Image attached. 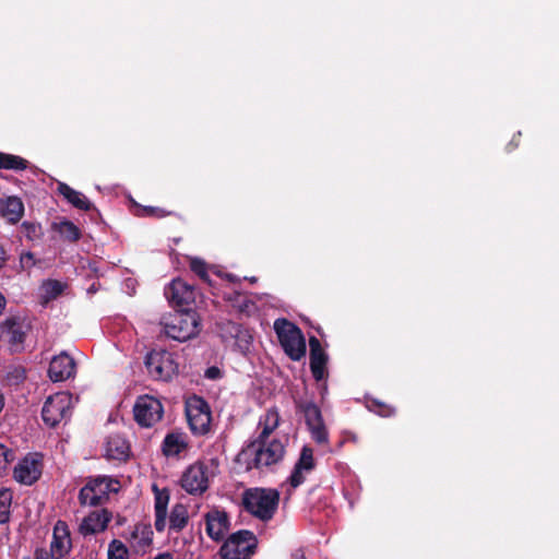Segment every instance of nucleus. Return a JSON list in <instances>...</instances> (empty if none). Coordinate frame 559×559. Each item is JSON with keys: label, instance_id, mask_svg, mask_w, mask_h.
<instances>
[{"label": "nucleus", "instance_id": "1", "mask_svg": "<svg viewBox=\"0 0 559 559\" xmlns=\"http://www.w3.org/2000/svg\"><path fill=\"white\" fill-rule=\"evenodd\" d=\"M281 493L275 488H248L242 492L243 509L262 522L271 521L280 504Z\"/></svg>", "mask_w": 559, "mask_h": 559}, {"label": "nucleus", "instance_id": "2", "mask_svg": "<svg viewBox=\"0 0 559 559\" xmlns=\"http://www.w3.org/2000/svg\"><path fill=\"white\" fill-rule=\"evenodd\" d=\"M284 454L285 447L278 439H273L270 442L254 439L240 451L237 461H240L242 457H251L250 461H247V469H260L277 464L283 460Z\"/></svg>", "mask_w": 559, "mask_h": 559}, {"label": "nucleus", "instance_id": "3", "mask_svg": "<svg viewBox=\"0 0 559 559\" xmlns=\"http://www.w3.org/2000/svg\"><path fill=\"white\" fill-rule=\"evenodd\" d=\"M274 331L285 354L294 361H299L306 355V341L301 330L285 318L276 319Z\"/></svg>", "mask_w": 559, "mask_h": 559}, {"label": "nucleus", "instance_id": "4", "mask_svg": "<svg viewBox=\"0 0 559 559\" xmlns=\"http://www.w3.org/2000/svg\"><path fill=\"white\" fill-rule=\"evenodd\" d=\"M258 539L253 532L240 530L233 533L219 548L222 559H250L255 552Z\"/></svg>", "mask_w": 559, "mask_h": 559}, {"label": "nucleus", "instance_id": "5", "mask_svg": "<svg viewBox=\"0 0 559 559\" xmlns=\"http://www.w3.org/2000/svg\"><path fill=\"white\" fill-rule=\"evenodd\" d=\"M165 334L178 342H186L199 333V322L194 311H176L163 322Z\"/></svg>", "mask_w": 559, "mask_h": 559}, {"label": "nucleus", "instance_id": "6", "mask_svg": "<svg viewBox=\"0 0 559 559\" xmlns=\"http://www.w3.org/2000/svg\"><path fill=\"white\" fill-rule=\"evenodd\" d=\"M186 416L191 432L195 436H205L211 430L212 413L209 403L199 395L187 399Z\"/></svg>", "mask_w": 559, "mask_h": 559}, {"label": "nucleus", "instance_id": "7", "mask_svg": "<svg viewBox=\"0 0 559 559\" xmlns=\"http://www.w3.org/2000/svg\"><path fill=\"white\" fill-rule=\"evenodd\" d=\"M295 407L298 413L304 415L311 438L318 444H326L329 442V431L320 407L313 401L308 400H295Z\"/></svg>", "mask_w": 559, "mask_h": 559}, {"label": "nucleus", "instance_id": "8", "mask_svg": "<svg viewBox=\"0 0 559 559\" xmlns=\"http://www.w3.org/2000/svg\"><path fill=\"white\" fill-rule=\"evenodd\" d=\"M114 480L108 476H96L88 478L87 483L79 492V501L82 506L97 507L109 499V492L114 489Z\"/></svg>", "mask_w": 559, "mask_h": 559}, {"label": "nucleus", "instance_id": "9", "mask_svg": "<svg viewBox=\"0 0 559 559\" xmlns=\"http://www.w3.org/2000/svg\"><path fill=\"white\" fill-rule=\"evenodd\" d=\"M145 367L155 380L168 381L178 372V365L167 350H152L145 357Z\"/></svg>", "mask_w": 559, "mask_h": 559}, {"label": "nucleus", "instance_id": "10", "mask_svg": "<svg viewBox=\"0 0 559 559\" xmlns=\"http://www.w3.org/2000/svg\"><path fill=\"white\" fill-rule=\"evenodd\" d=\"M133 415L136 424L144 428H151L162 420L164 407L162 402L151 395L139 396L133 406Z\"/></svg>", "mask_w": 559, "mask_h": 559}, {"label": "nucleus", "instance_id": "11", "mask_svg": "<svg viewBox=\"0 0 559 559\" xmlns=\"http://www.w3.org/2000/svg\"><path fill=\"white\" fill-rule=\"evenodd\" d=\"M165 297L176 311H192L195 292L185 281L177 278L165 288Z\"/></svg>", "mask_w": 559, "mask_h": 559}, {"label": "nucleus", "instance_id": "12", "mask_svg": "<svg viewBox=\"0 0 559 559\" xmlns=\"http://www.w3.org/2000/svg\"><path fill=\"white\" fill-rule=\"evenodd\" d=\"M70 397L64 393L49 396L44 403L41 418L49 427L57 426L70 412Z\"/></svg>", "mask_w": 559, "mask_h": 559}, {"label": "nucleus", "instance_id": "13", "mask_svg": "<svg viewBox=\"0 0 559 559\" xmlns=\"http://www.w3.org/2000/svg\"><path fill=\"white\" fill-rule=\"evenodd\" d=\"M43 473V456L39 453H29L14 467V479L20 484L31 486L36 483Z\"/></svg>", "mask_w": 559, "mask_h": 559}, {"label": "nucleus", "instance_id": "14", "mask_svg": "<svg viewBox=\"0 0 559 559\" xmlns=\"http://www.w3.org/2000/svg\"><path fill=\"white\" fill-rule=\"evenodd\" d=\"M180 485L190 495H202L209 488L207 466L201 462L190 465L183 472Z\"/></svg>", "mask_w": 559, "mask_h": 559}, {"label": "nucleus", "instance_id": "15", "mask_svg": "<svg viewBox=\"0 0 559 559\" xmlns=\"http://www.w3.org/2000/svg\"><path fill=\"white\" fill-rule=\"evenodd\" d=\"M205 532L214 542H221L230 526V520L225 510L212 509L204 514Z\"/></svg>", "mask_w": 559, "mask_h": 559}, {"label": "nucleus", "instance_id": "16", "mask_svg": "<svg viewBox=\"0 0 559 559\" xmlns=\"http://www.w3.org/2000/svg\"><path fill=\"white\" fill-rule=\"evenodd\" d=\"M309 347H310V370L313 379L317 382L322 381L328 377V361L329 356L323 349L321 342L316 336L309 337Z\"/></svg>", "mask_w": 559, "mask_h": 559}, {"label": "nucleus", "instance_id": "17", "mask_svg": "<svg viewBox=\"0 0 559 559\" xmlns=\"http://www.w3.org/2000/svg\"><path fill=\"white\" fill-rule=\"evenodd\" d=\"M316 468V460L313 456V449L309 445L301 448L299 457L295 463L288 483L292 488H297L306 480L305 473H310Z\"/></svg>", "mask_w": 559, "mask_h": 559}, {"label": "nucleus", "instance_id": "18", "mask_svg": "<svg viewBox=\"0 0 559 559\" xmlns=\"http://www.w3.org/2000/svg\"><path fill=\"white\" fill-rule=\"evenodd\" d=\"M75 367L74 359L70 355L62 353L51 359L48 376L53 382L66 381L75 374Z\"/></svg>", "mask_w": 559, "mask_h": 559}, {"label": "nucleus", "instance_id": "19", "mask_svg": "<svg viewBox=\"0 0 559 559\" xmlns=\"http://www.w3.org/2000/svg\"><path fill=\"white\" fill-rule=\"evenodd\" d=\"M71 549L70 531L64 521H57L53 526L50 552L52 559H61Z\"/></svg>", "mask_w": 559, "mask_h": 559}, {"label": "nucleus", "instance_id": "20", "mask_svg": "<svg viewBox=\"0 0 559 559\" xmlns=\"http://www.w3.org/2000/svg\"><path fill=\"white\" fill-rule=\"evenodd\" d=\"M153 542V531L150 523H138L134 525L129 543L136 554L146 552Z\"/></svg>", "mask_w": 559, "mask_h": 559}, {"label": "nucleus", "instance_id": "21", "mask_svg": "<svg viewBox=\"0 0 559 559\" xmlns=\"http://www.w3.org/2000/svg\"><path fill=\"white\" fill-rule=\"evenodd\" d=\"M228 331L235 338V349L248 356L253 346V331L239 323H230Z\"/></svg>", "mask_w": 559, "mask_h": 559}, {"label": "nucleus", "instance_id": "22", "mask_svg": "<svg viewBox=\"0 0 559 559\" xmlns=\"http://www.w3.org/2000/svg\"><path fill=\"white\" fill-rule=\"evenodd\" d=\"M110 520L111 514L106 509H103L99 512H92L82 521L80 525V533L86 536L103 532L107 528Z\"/></svg>", "mask_w": 559, "mask_h": 559}, {"label": "nucleus", "instance_id": "23", "mask_svg": "<svg viewBox=\"0 0 559 559\" xmlns=\"http://www.w3.org/2000/svg\"><path fill=\"white\" fill-rule=\"evenodd\" d=\"M1 335L8 337L12 346L22 345L26 334L23 330V322L19 317L7 318L0 325Z\"/></svg>", "mask_w": 559, "mask_h": 559}, {"label": "nucleus", "instance_id": "24", "mask_svg": "<svg viewBox=\"0 0 559 559\" xmlns=\"http://www.w3.org/2000/svg\"><path fill=\"white\" fill-rule=\"evenodd\" d=\"M129 453V442L122 436L115 433L108 437L106 442V457L108 460L126 461Z\"/></svg>", "mask_w": 559, "mask_h": 559}, {"label": "nucleus", "instance_id": "25", "mask_svg": "<svg viewBox=\"0 0 559 559\" xmlns=\"http://www.w3.org/2000/svg\"><path fill=\"white\" fill-rule=\"evenodd\" d=\"M24 214V204L17 197L0 199V216L11 224H16Z\"/></svg>", "mask_w": 559, "mask_h": 559}, {"label": "nucleus", "instance_id": "26", "mask_svg": "<svg viewBox=\"0 0 559 559\" xmlns=\"http://www.w3.org/2000/svg\"><path fill=\"white\" fill-rule=\"evenodd\" d=\"M57 191L62 195L72 206L81 211H90L94 209L93 203L80 191L74 190L64 182H59Z\"/></svg>", "mask_w": 559, "mask_h": 559}, {"label": "nucleus", "instance_id": "27", "mask_svg": "<svg viewBox=\"0 0 559 559\" xmlns=\"http://www.w3.org/2000/svg\"><path fill=\"white\" fill-rule=\"evenodd\" d=\"M51 229L58 233L63 241L75 243L82 238L81 229L71 221L63 218L60 222H53Z\"/></svg>", "mask_w": 559, "mask_h": 559}, {"label": "nucleus", "instance_id": "28", "mask_svg": "<svg viewBox=\"0 0 559 559\" xmlns=\"http://www.w3.org/2000/svg\"><path fill=\"white\" fill-rule=\"evenodd\" d=\"M280 413L276 407L266 409L265 414L260 418L259 424L263 426L261 432L257 437L260 441H267L271 433L280 426Z\"/></svg>", "mask_w": 559, "mask_h": 559}, {"label": "nucleus", "instance_id": "29", "mask_svg": "<svg viewBox=\"0 0 559 559\" xmlns=\"http://www.w3.org/2000/svg\"><path fill=\"white\" fill-rule=\"evenodd\" d=\"M187 448L188 443L183 437L176 432L167 433L162 444V451L165 456L179 455Z\"/></svg>", "mask_w": 559, "mask_h": 559}, {"label": "nucleus", "instance_id": "30", "mask_svg": "<svg viewBox=\"0 0 559 559\" xmlns=\"http://www.w3.org/2000/svg\"><path fill=\"white\" fill-rule=\"evenodd\" d=\"M189 514L186 506L176 503L169 515V528L175 532H180L187 526Z\"/></svg>", "mask_w": 559, "mask_h": 559}, {"label": "nucleus", "instance_id": "31", "mask_svg": "<svg viewBox=\"0 0 559 559\" xmlns=\"http://www.w3.org/2000/svg\"><path fill=\"white\" fill-rule=\"evenodd\" d=\"M28 167V160L25 158L0 152V169L25 170Z\"/></svg>", "mask_w": 559, "mask_h": 559}, {"label": "nucleus", "instance_id": "32", "mask_svg": "<svg viewBox=\"0 0 559 559\" xmlns=\"http://www.w3.org/2000/svg\"><path fill=\"white\" fill-rule=\"evenodd\" d=\"M226 299L230 301L233 307L240 313L249 314L255 307L252 300L239 292H233L226 296Z\"/></svg>", "mask_w": 559, "mask_h": 559}, {"label": "nucleus", "instance_id": "33", "mask_svg": "<svg viewBox=\"0 0 559 559\" xmlns=\"http://www.w3.org/2000/svg\"><path fill=\"white\" fill-rule=\"evenodd\" d=\"M64 287V284L57 280L44 282L41 285L44 304L59 297L63 293Z\"/></svg>", "mask_w": 559, "mask_h": 559}, {"label": "nucleus", "instance_id": "34", "mask_svg": "<svg viewBox=\"0 0 559 559\" xmlns=\"http://www.w3.org/2000/svg\"><path fill=\"white\" fill-rule=\"evenodd\" d=\"M21 233L32 242L39 241L44 237V229L37 222L24 221L21 225Z\"/></svg>", "mask_w": 559, "mask_h": 559}, {"label": "nucleus", "instance_id": "35", "mask_svg": "<svg viewBox=\"0 0 559 559\" xmlns=\"http://www.w3.org/2000/svg\"><path fill=\"white\" fill-rule=\"evenodd\" d=\"M26 379V370L23 366H11L5 370L4 381L8 385H19Z\"/></svg>", "mask_w": 559, "mask_h": 559}, {"label": "nucleus", "instance_id": "36", "mask_svg": "<svg viewBox=\"0 0 559 559\" xmlns=\"http://www.w3.org/2000/svg\"><path fill=\"white\" fill-rule=\"evenodd\" d=\"M190 270L200 277L204 283L211 285V278L209 274V265L207 263L200 258H191L190 259Z\"/></svg>", "mask_w": 559, "mask_h": 559}, {"label": "nucleus", "instance_id": "37", "mask_svg": "<svg viewBox=\"0 0 559 559\" xmlns=\"http://www.w3.org/2000/svg\"><path fill=\"white\" fill-rule=\"evenodd\" d=\"M108 559H129L127 546L119 539H114L108 545Z\"/></svg>", "mask_w": 559, "mask_h": 559}, {"label": "nucleus", "instance_id": "38", "mask_svg": "<svg viewBox=\"0 0 559 559\" xmlns=\"http://www.w3.org/2000/svg\"><path fill=\"white\" fill-rule=\"evenodd\" d=\"M12 495L7 490L0 491V524H4L10 520V508Z\"/></svg>", "mask_w": 559, "mask_h": 559}, {"label": "nucleus", "instance_id": "39", "mask_svg": "<svg viewBox=\"0 0 559 559\" xmlns=\"http://www.w3.org/2000/svg\"><path fill=\"white\" fill-rule=\"evenodd\" d=\"M367 407L369 411L378 414L381 417H390L395 413V409L392 406L378 400L368 401Z\"/></svg>", "mask_w": 559, "mask_h": 559}, {"label": "nucleus", "instance_id": "40", "mask_svg": "<svg viewBox=\"0 0 559 559\" xmlns=\"http://www.w3.org/2000/svg\"><path fill=\"white\" fill-rule=\"evenodd\" d=\"M155 491V512L167 513V507L169 502V493L167 490H158L157 486L154 485Z\"/></svg>", "mask_w": 559, "mask_h": 559}, {"label": "nucleus", "instance_id": "41", "mask_svg": "<svg viewBox=\"0 0 559 559\" xmlns=\"http://www.w3.org/2000/svg\"><path fill=\"white\" fill-rule=\"evenodd\" d=\"M14 460L13 450L0 443V476L5 474L9 464Z\"/></svg>", "mask_w": 559, "mask_h": 559}, {"label": "nucleus", "instance_id": "42", "mask_svg": "<svg viewBox=\"0 0 559 559\" xmlns=\"http://www.w3.org/2000/svg\"><path fill=\"white\" fill-rule=\"evenodd\" d=\"M169 214L170 213L165 211L164 209L155 207V206H140L135 212V215H138V216H142V217L150 216V217H156V218H162Z\"/></svg>", "mask_w": 559, "mask_h": 559}, {"label": "nucleus", "instance_id": "43", "mask_svg": "<svg viewBox=\"0 0 559 559\" xmlns=\"http://www.w3.org/2000/svg\"><path fill=\"white\" fill-rule=\"evenodd\" d=\"M167 513L155 512V528L157 532H163L166 526Z\"/></svg>", "mask_w": 559, "mask_h": 559}, {"label": "nucleus", "instance_id": "44", "mask_svg": "<svg viewBox=\"0 0 559 559\" xmlns=\"http://www.w3.org/2000/svg\"><path fill=\"white\" fill-rule=\"evenodd\" d=\"M205 378L210 380H217L222 378V371L218 367L212 366L205 370Z\"/></svg>", "mask_w": 559, "mask_h": 559}, {"label": "nucleus", "instance_id": "45", "mask_svg": "<svg viewBox=\"0 0 559 559\" xmlns=\"http://www.w3.org/2000/svg\"><path fill=\"white\" fill-rule=\"evenodd\" d=\"M51 552H48L44 548H38L35 550V559H51Z\"/></svg>", "mask_w": 559, "mask_h": 559}, {"label": "nucleus", "instance_id": "46", "mask_svg": "<svg viewBox=\"0 0 559 559\" xmlns=\"http://www.w3.org/2000/svg\"><path fill=\"white\" fill-rule=\"evenodd\" d=\"M9 259L5 249L0 245V270H2Z\"/></svg>", "mask_w": 559, "mask_h": 559}, {"label": "nucleus", "instance_id": "47", "mask_svg": "<svg viewBox=\"0 0 559 559\" xmlns=\"http://www.w3.org/2000/svg\"><path fill=\"white\" fill-rule=\"evenodd\" d=\"M292 559H306L304 550L302 549H296L292 554Z\"/></svg>", "mask_w": 559, "mask_h": 559}, {"label": "nucleus", "instance_id": "48", "mask_svg": "<svg viewBox=\"0 0 559 559\" xmlns=\"http://www.w3.org/2000/svg\"><path fill=\"white\" fill-rule=\"evenodd\" d=\"M154 559H173V555L168 551L158 554Z\"/></svg>", "mask_w": 559, "mask_h": 559}, {"label": "nucleus", "instance_id": "49", "mask_svg": "<svg viewBox=\"0 0 559 559\" xmlns=\"http://www.w3.org/2000/svg\"><path fill=\"white\" fill-rule=\"evenodd\" d=\"M7 300L4 296L0 293V314H2L3 310L5 309Z\"/></svg>", "mask_w": 559, "mask_h": 559}, {"label": "nucleus", "instance_id": "50", "mask_svg": "<svg viewBox=\"0 0 559 559\" xmlns=\"http://www.w3.org/2000/svg\"><path fill=\"white\" fill-rule=\"evenodd\" d=\"M249 281H250L251 283H255V282H257V277H251Z\"/></svg>", "mask_w": 559, "mask_h": 559}]
</instances>
